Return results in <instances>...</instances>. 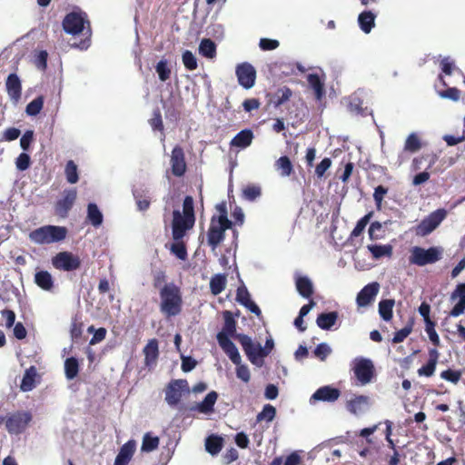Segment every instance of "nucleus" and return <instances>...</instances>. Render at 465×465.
<instances>
[{
    "instance_id": "nucleus-47",
    "label": "nucleus",
    "mask_w": 465,
    "mask_h": 465,
    "mask_svg": "<svg viewBox=\"0 0 465 465\" xmlns=\"http://www.w3.org/2000/svg\"><path fill=\"white\" fill-rule=\"evenodd\" d=\"M182 61L184 67L189 71H193L198 67V62L196 56L193 52L185 50L182 54Z\"/></svg>"
},
{
    "instance_id": "nucleus-35",
    "label": "nucleus",
    "mask_w": 465,
    "mask_h": 465,
    "mask_svg": "<svg viewBox=\"0 0 465 465\" xmlns=\"http://www.w3.org/2000/svg\"><path fill=\"white\" fill-rule=\"evenodd\" d=\"M37 375V371L35 366L28 368L22 379L20 389L23 391H30L35 388V379Z\"/></svg>"
},
{
    "instance_id": "nucleus-41",
    "label": "nucleus",
    "mask_w": 465,
    "mask_h": 465,
    "mask_svg": "<svg viewBox=\"0 0 465 465\" xmlns=\"http://www.w3.org/2000/svg\"><path fill=\"white\" fill-rule=\"evenodd\" d=\"M368 250L371 252L372 256L375 259H380L381 257L388 256L390 257L392 254V247L389 244L380 245V244H371L368 245Z\"/></svg>"
},
{
    "instance_id": "nucleus-45",
    "label": "nucleus",
    "mask_w": 465,
    "mask_h": 465,
    "mask_svg": "<svg viewBox=\"0 0 465 465\" xmlns=\"http://www.w3.org/2000/svg\"><path fill=\"white\" fill-rule=\"evenodd\" d=\"M64 173L69 183H76L79 180L77 165L74 161L70 160L66 163Z\"/></svg>"
},
{
    "instance_id": "nucleus-19",
    "label": "nucleus",
    "mask_w": 465,
    "mask_h": 465,
    "mask_svg": "<svg viewBox=\"0 0 465 465\" xmlns=\"http://www.w3.org/2000/svg\"><path fill=\"white\" fill-rule=\"evenodd\" d=\"M365 92L363 90H357L349 97V111L355 114L367 115L371 111L367 106H363V98Z\"/></svg>"
},
{
    "instance_id": "nucleus-17",
    "label": "nucleus",
    "mask_w": 465,
    "mask_h": 465,
    "mask_svg": "<svg viewBox=\"0 0 465 465\" xmlns=\"http://www.w3.org/2000/svg\"><path fill=\"white\" fill-rule=\"evenodd\" d=\"M218 399V393L212 391L207 393L204 399L189 408L190 411L198 412L200 414L211 415L214 411V405Z\"/></svg>"
},
{
    "instance_id": "nucleus-61",
    "label": "nucleus",
    "mask_w": 465,
    "mask_h": 465,
    "mask_svg": "<svg viewBox=\"0 0 465 465\" xmlns=\"http://www.w3.org/2000/svg\"><path fill=\"white\" fill-rule=\"evenodd\" d=\"M236 376L243 382H249L251 379L250 370L247 365L239 363L236 365Z\"/></svg>"
},
{
    "instance_id": "nucleus-51",
    "label": "nucleus",
    "mask_w": 465,
    "mask_h": 465,
    "mask_svg": "<svg viewBox=\"0 0 465 465\" xmlns=\"http://www.w3.org/2000/svg\"><path fill=\"white\" fill-rule=\"evenodd\" d=\"M331 353V348L326 342H322L318 344L313 351L314 356L320 359L322 361H324Z\"/></svg>"
},
{
    "instance_id": "nucleus-48",
    "label": "nucleus",
    "mask_w": 465,
    "mask_h": 465,
    "mask_svg": "<svg viewBox=\"0 0 465 465\" xmlns=\"http://www.w3.org/2000/svg\"><path fill=\"white\" fill-rule=\"evenodd\" d=\"M276 415V409L271 404H265L262 411L258 413L257 421L266 420L267 422L272 421Z\"/></svg>"
},
{
    "instance_id": "nucleus-44",
    "label": "nucleus",
    "mask_w": 465,
    "mask_h": 465,
    "mask_svg": "<svg viewBox=\"0 0 465 465\" xmlns=\"http://www.w3.org/2000/svg\"><path fill=\"white\" fill-rule=\"evenodd\" d=\"M159 438L157 436H152L151 433L147 432L143 438L141 450L143 452H151L158 448Z\"/></svg>"
},
{
    "instance_id": "nucleus-63",
    "label": "nucleus",
    "mask_w": 465,
    "mask_h": 465,
    "mask_svg": "<svg viewBox=\"0 0 465 465\" xmlns=\"http://www.w3.org/2000/svg\"><path fill=\"white\" fill-rule=\"evenodd\" d=\"M279 45L280 43L278 40L269 38H261L259 42V46L263 51L274 50L279 46Z\"/></svg>"
},
{
    "instance_id": "nucleus-53",
    "label": "nucleus",
    "mask_w": 465,
    "mask_h": 465,
    "mask_svg": "<svg viewBox=\"0 0 465 465\" xmlns=\"http://www.w3.org/2000/svg\"><path fill=\"white\" fill-rule=\"evenodd\" d=\"M170 251L173 254H174L178 259L184 261L187 259V250L185 245L179 242L175 241L170 247Z\"/></svg>"
},
{
    "instance_id": "nucleus-49",
    "label": "nucleus",
    "mask_w": 465,
    "mask_h": 465,
    "mask_svg": "<svg viewBox=\"0 0 465 465\" xmlns=\"http://www.w3.org/2000/svg\"><path fill=\"white\" fill-rule=\"evenodd\" d=\"M292 94V90L289 87L283 86L282 88H280L275 94L273 101L274 106L279 107L287 102L291 98Z\"/></svg>"
},
{
    "instance_id": "nucleus-20",
    "label": "nucleus",
    "mask_w": 465,
    "mask_h": 465,
    "mask_svg": "<svg viewBox=\"0 0 465 465\" xmlns=\"http://www.w3.org/2000/svg\"><path fill=\"white\" fill-rule=\"evenodd\" d=\"M236 302L248 309L252 313L260 316L262 312L258 305L252 301L251 294L244 284L238 287L236 292Z\"/></svg>"
},
{
    "instance_id": "nucleus-60",
    "label": "nucleus",
    "mask_w": 465,
    "mask_h": 465,
    "mask_svg": "<svg viewBox=\"0 0 465 465\" xmlns=\"http://www.w3.org/2000/svg\"><path fill=\"white\" fill-rule=\"evenodd\" d=\"M88 332H94L90 344H96L102 341L106 335V330L104 328L94 329V326L88 328Z\"/></svg>"
},
{
    "instance_id": "nucleus-39",
    "label": "nucleus",
    "mask_w": 465,
    "mask_h": 465,
    "mask_svg": "<svg viewBox=\"0 0 465 465\" xmlns=\"http://www.w3.org/2000/svg\"><path fill=\"white\" fill-rule=\"evenodd\" d=\"M64 375L67 380H74L79 372V362L75 357H69L64 361Z\"/></svg>"
},
{
    "instance_id": "nucleus-37",
    "label": "nucleus",
    "mask_w": 465,
    "mask_h": 465,
    "mask_svg": "<svg viewBox=\"0 0 465 465\" xmlns=\"http://www.w3.org/2000/svg\"><path fill=\"white\" fill-rule=\"evenodd\" d=\"M307 81L310 87L314 91L316 99L321 100L324 95V87L320 76L317 74H309Z\"/></svg>"
},
{
    "instance_id": "nucleus-40",
    "label": "nucleus",
    "mask_w": 465,
    "mask_h": 465,
    "mask_svg": "<svg viewBox=\"0 0 465 465\" xmlns=\"http://www.w3.org/2000/svg\"><path fill=\"white\" fill-rule=\"evenodd\" d=\"M394 303L395 302L392 299L381 300L379 302V314L382 320L386 322L391 320Z\"/></svg>"
},
{
    "instance_id": "nucleus-24",
    "label": "nucleus",
    "mask_w": 465,
    "mask_h": 465,
    "mask_svg": "<svg viewBox=\"0 0 465 465\" xmlns=\"http://www.w3.org/2000/svg\"><path fill=\"white\" fill-rule=\"evenodd\" d=\"M369 407L370 398L365 395L355 396L347 402L348 411L354 415L364 413Z\"/></svg>"
},
{
    "instance_id": "nucleus-28",
    "label": "nucleus",
    "mask_w": 465,
    "mask_h": 465,
    "mask_svg": "<svg viewBox=\"0 0 465 465\" xmlns=\"http://www.w3.org/2000/svg\"><path fill=\"white\" fill-rule=\"evenodd\" d=\"M376 15L371 10L361 12L358 16V25L361 30L369 34L375 26Z\"/></svg>"
},
{
    "instance_id": "nucleus-33",
    "label": "nucleus",
    "mask_w": 465,
    "mask_h": 465,
    "mask_svg": "<svg viewBox=\"0 0 465 465\" xmlns=\"http://www.w3.org/2000/svg\"><path fill=\"white\" fill-rule=\"evenodd\" d=\"M35 284L44 291L50 292L54 288V279L47 271H39L35 274Z\"/></svg>"
},
{
    "instance_id": "nucleus-1",
    "label": "nucleus",
    "mask_w": 465,
    "mask_h": 465,
    "mask_svg": "<svg viewBox=\"0 0 465 465\" xmlns=\"http://www.w3.org/2000/svg\"><path fill=\"white\" fill-rule=\"evenodd\" d=\"M160 310L167 317L178 315L182 311V293L174 282L164 284L159 291Z\"/></svg>"
},
{
    "instance_id": "nucleus-8",
    "label": "nucleus",
    "mask_w": 465,
    "mask_h": 465,
    "mask_svg": "<svg viewBox=\"0 0 465 465\" xmlns=\"http://www.w3.org/2000/svg\"><path fill=\"white\" fill-rule=\"evenodd\" d=\"M351 365V370L361 385H366L371 381L374 375V365L370 359L356 357Z\"/></svg>"
},
{
    "instance_id": "nucleus-30",
    "label": "nucleus",
    "mask_w": 465,
    "mask_h": 465,
    "mask_svg": "<svg viewBox=\"0 0 465 465\" xmlns=\"http://www.w3.org/2000/svg\"><path fill=\"white\" fill-rule=\"evenodd\" d=\"M338 318L339 314L335 311L322 312L318 315L316 323L320 329L329 331L335 325Z\"/></svg>"
},
{
    "instance_id": "nucleus-42",
    "label": "nucleus",
    "mask_w": 465,
    "mask_h": 465,
    "mask_svg": "<svg viewBox=\"0 0 465 465\" xmlns=\"http://www.w3.org/2000/svg\"><path fill=\"white\" fill-rule=\"evenodd\" d=\"M275 167L278 171H281V175L283 177L290 176L293 171V166L288 156H281L275 162Z\"/></svg>"
},
{
    "instance_id": "nucleus-34",
    "label": "nucleus",
    "mask_w": 465,
    "mask_h": 465,
    "mask_svg": "<svg viewBox=\"0 0 465 465\" xmlns=\"http://www.w3.org/2000/svg\"><path fill=\"white\" fill-rule=\"evenodd\" d=\"M217 46L216 44L210 38H203L199 44V54L207 58L213 59L216 57Z\"/></svg>"
},
{
    "instance_id": "nucleus-7",
    "label": "nucleus",
    "mask_w": 465,
    "mask_h": 465,
    "mask_svg": "<svg viewBox=\"0 0 465 465\" xmlns=\"http://www.w3.org/2000/svg\"><path fill=\"white\" fill-rule=\"evenodd\" d=\"M164 392L166 403L173 408L178 405L184 393L190 392L189 384L186 380H173L168 383Z\"/></svg>"
},
{
    "instance_id": "nucleus-3",
    "label": "nucleus",
    "mask_w": 465,
    "mask_h": 465,
    "mask_svg": "<svg viewBox=\"0 0 465 465\" xmlns=\"http://www.w3.org/2000/svg\"><path fill=\"white\" fill-rule=\"evenodd\" d=\"M232 222L228 219L227 211L223 210L218 217H212L207 232V242L213 251L224 240L225 231L232 228Z\"/></svg>"
},
{
    "instance_id": "nucleus-13",
    "label": "nucleus",
    "mask_w": 465,
    "mask_h": 465,
    "mask_svg": "<svg viewBox=\"0 0 465 465\" xmlns=\"http://www.w3.org/2000/svg\"><path fill=\"white\" fill-rule=\"evenodd\" d=\"M235 74L239 84L244 89H251L254 85L256 70L250 63L239 64L236 66Z\"/></svg>"
},
{
    "instance_id": "nucleus-46",
    "label": "nucleus",
    "mask_w": 465,
    "mask_h": 465,
    "mask_svg": "<svg viewBox=\"0 0 465 465\" xmlns=\"http://www.w3.org/2000/svg\"><path fill=\"white\" fill-rule=\"evenodd\" d=\"M155 71L162 82L167 81L171 76V69L166 59L160 60L155 65Z\"/></svg>"
},
{
    "instance_id": "nucleus-32",
    "label": "nucleus",
    "mask_w": 465,
    "mask_h": 465,
    "mask_svg": "<svg viewBox=\"0 0 465 465\" xmlns=\"http://www.w3.org/2000/svg\"><path fill=\"white\" fill-rule=\"evenodd\" d=\"M133 195L139 211L144 212L149 209L151 203V196L148 190L134 189L133 191Z\"/></svg>"
},
{
    "instance_id": "nucleus-52",
    "label": "nucleus",
    "mask_w": 465,
    "mask_h": 465,
    "mask_svg": "<svg viewBox=\"0 0 465 465\" xmlns=\"http://www.w3.org/2000/svg\"><path fill=\"white\" fill-rule=\"evenodd\" d=\"M371 216H372V213L370 212L357 222L354 229L351 232V237H358L364 231V229H365L366 225L369 223Z\"/></svg>"
},
{
    "instance_id": "nucleus-16",
    "label": "nucleus",
    "mask_w": 465,
    "mask_h": 465,
    "mask_svg": "<svg viewBox=\"0 0 465 465\" xmlns=\"http://www.w3.org/2000/svg\"><path fill=\"white\" fill-rule=\"evenodd\" d=\"M380 291V284L373 282L365 285L357 294L356 303L359 307L370 305L377 296Z\"/></svg>"
},
{
    "instance_id": "nucleus-25",
    "label": "nucleus",
    "mask_w": 465,
    "mask_h": 465,
    "mask_svg": "<svg viewBox=\"0 0 465 465\" xmlns=\"http://www.w3.org/2000/svg\"><path fill=\"white\" fill-rule=\"evenodd\" d=\"M136 447V442L134 440H130L125 442L120 449L114 465H127L131 460Z\"/></svg>"
},
{
    "instance_id": "nucleus-57",
    "label": "nucleus",
    "mask_w": 465,
    "mask_h": 465,
    "mask_svg": "<svg viewBox=\"0 0 465 465\" xmlns=\"http://www.w3.org/2000/svg\"><path fill=\"white\" fill-rule=\"evenodd\" d=\"M35 133L33 130H26L22 137L20 138V147L24 152H27L30 149L31 143L34 141Z\"/></svg>"
},
{
    "instance_id": "nucleus-55",
    "label": "nucleus",
    "mask_w": 465,
    "mask_h": 465,
    "mask_svg": "<svg viewBox=\"0 0 465 465\" xmlns=\"http://www.w3.org/2000/svg\"><path fill=\"white\" fill-rule=\"evenodd\" d=\"M183 216L194 220L193 199L192 196H185L183 203Z\"/></svg>"
},
{
    "instance_id": "nucleus-36",
    "label": "nucleus",
    "mask_w": 465,
    "mask_h": 465,
    "mask_svg": "<svg viewBox=\"0 0 465 465\" xmlns=\"http://www.w3.org/2000/svg\"><path fill=\"white\" fill-rule=\"evenodd\" d=\"M223 440L217 435H211L205 440V450L208 453L217 455L223 448Z\"/></svg>"
},
{
    "instance_id": "nucleus-31",
    "label": "nucleus",
    "mask_w": 465,
    "mask_h": 465,
    "mask_svg": "<svg viewBox=\"0 0 465 465\" xmlns=\"http://www.w3.org/2000/svg\"><path fill=\"white\" fill-rule=\"evenodd\" d=\"M253 139V133L250 129L240 131L231 141V145L244 149L248 147Z\"/></svg>"
},
{
    "instance_id": "nucleus-23",
    "label": "nucleus",
    "mask_w": 465,
    "mask_h": 465,
    "mask_svg": "<svg viewBox=\"0 0 465 465\" xmlns=\"http://www.w3.org/2000/svg\"><path fill=\"white\" fill-rule=\"evenodd\" d=\"M295 286L299 294L309 299L313 293V284L308 276H302L298 272L294 273Z\"/></svg>"
},
{
    "instance_id": "nucleus-11",
    "label": "nucleus",
    "mask_w": 465,
    "mask_h": 465,
    "mask_svg": "<svg viewBox=\"0 0 465 465\" xmlns=\"http://www.w3.org/2000/svg\"><path fill=\"white\" fill-rule=\"evenodd\" d=\"M53 266L60 271L72 272L80 268V258L70 252H60L52 259Z\"/></svg>"
},
{
    "instance_id": "nucleus-2",
    "label": "nucleus",
    "mask_w": 465,
    "mask_h": 465,
    "mask_svg": "<svg viewBox=\"0 0 465 465\" xmlns=\"http://www.w3.org/2000/svg\"><path fill=\"white\" fill-rule=\"evenodd\" d=\"M67 229L64 226L44 225L29 232V240L38 245L52 244L64 241Z\"/></svg>"
},
{
    "instance_id": "nucleus-18",
    "label": "nucleus",
    "mask_w": 465,
    "mask_h": 465,
    "mask_svg": "<svg viewBox=\"0 0 465 465\" xmlns=\"http://www.w3.org/2000/svg\"><path fill=\"white\" fill-rule=\"evenodd\" d=\"M5 89L10 100L16 104L22 95V84L16 74L13 73L7 76L5 81Z\"/></svg>"
},
{
    "instance_id": "nucleus-64",
    "label": "nucleus",
    "mask_w": 465,
    "mask_h": 465,
    "mask_svg": "<svg viewBox=\"0 0 465 465\" xmlns=\"http://www.w3.org/2000/svg\"><path fill=\"white\" fill-rule=\"evenodd\" d=\"M440 68L445 74L450 75L455 68V63L450 56L443 57L440 61Z\"/></svg>"
},
{
    "instance_id": "nucleus-50",
    "label": "nucleus",
    "mask_w": 465,
    "mask_h": 465,
    "mask_svg": "<svg viewBox=\"0 0 465 465\" xmlns=\"http://www.w3.org/2000/svg\"><path fill=\"white\" fill-rule=\"evenodd\" d=\"M421 147L420 141L416 135V134L411 133L406 139L405 144H404V150L415 153L419 151Z\"/></svg>"
},
{
    "instance_id": "nucleus-27",
    "label": "nucleus",
    "mask_w": 465,
    "mask_h": 465,
    "mask_svg": "<svg viewBox=\"0 0 465 465\" xmlns=\"http://www.w3.org/2000/svg\"><path fill=\"white\" fill-rule=\"evenodd\" d=\"M220 347L235 365H239L242 361L241 355L235 344L231 339L217 340Z\"/></svg>"
},
{
    "instance_id": "nucleus-6",
    "label": "nucleus",
    "mask_w": 465,
    "mask_h": 465,
    "mask_svg": "<svg viewBox=\"0 0 465 465\" xmlns=\"http://www.w3.org/2000/svg\"><path fill=\"white\" fill-rule=\"evenodd\" d=\"M237 340L242 347L248 360L255 366L262 367L264 363L263 359L267 355L260 351L263 347L260 343H254L252 338L246 334H238Z\"/></svg>"
},
{
    "instance_id": "nucleus-21",
    "label": "nucleus",
    "mask_w": 465,
    "mask_h": 465,
    "mask_svg": "<svg viewBox=\"0 0 465 465\" xmlns=\"http://www.w3.org/2000/svg\"><path fill=\"white\" fill-rule=\"evenodd\" d=\"M224 324L220 332L217 333V340L230 339V337H235L237 339L236 333V322L233 318L232 313L230 311H224L223 312Z\"/></svg>"
},
{
    "instance_id": "nucleus-14",
    "label": "nucleus",
    "mask_w": 465,
    "mask_h": 465,
    "mask_svg": "<svg viewBox=\"0 0 465 465\" xmlns=\"http://www.w3.org/2000/svg\"><path fill=\"white\" fill-rule=\"evenodd\" d=\"M341 396L339 389L331 385H324L315 391V392L310 397L309 402L311 405H314L318 401L323 402H334Z\"/></svg>"
},
{
    "instance_id": "nucleus-58",
    "label": "nucleus",
    "mask_w": 465,
    "mask_h": 465,
    "mask_svg": "<svg viewBox=\"0 0 465 465\" xmlns=\"http://www.w3.org/2000/svg\"><path fill=\"white\" fill-rule=\"evenodd\" d=\"M439 95L443 99H449L457 102L460 100V92L456 87H449L446 90L439 92Z\"/></svg>"
},
{
    "instance_id": "nucleus-12",
    "label": "nucleus",
    "mask_w": 465,
    "mask_h": 465,
    "mask_svg": "<svg viewBox=\"0 0 465 465\" xmlns=\"http://www.w3.org/2000/svg\"><path fill=\"white\" fill-rule=\"evenodd\" d=\"M194 224V220L183 216L179 209L173 212L172 234L174 241H180Z\"/></svg>"
},
{
    "instance_id": "nucleus-43",
    "label": "nucleus",
    "mask_w": 465,
    "mask_h": 465,
    "mask_svg": "<svg viewBox=\"0 0 465 465\" xmlns=\"http://www.w3.org/2000/svg\"><path fill=\"white\" fill-rule=\"evenodd\" d=\"M44 96L39 95L31 101L25 107V113L29 116H36L40 114L44 106Z\"/></svg>"
},
{
    "instance_id": "nucleus-15",
    "label": "nucleus",
    "mask_w": 465,
    "mask_h": 465,
    "mask_svg": "<svg viewBox=\"0 0 465 465\" xmlns=\"http://www.w3.org/2000/svg\"><path fill=\"white\" fill-rule=\"evenodd\" d=\"M76 196L77 193L75 189L64 190L63 197L59 199L55 204L56 214L62 218L66 217L76 200Z\"/></svg>"
},
{
    "instance_id": "nucleus-26",
    "label": "nucleus",
    "mask_w": 465,
    "mask_h": 465,
    "mask_svg": "<svg viewBox=\"0 0 465 465\" xmlns=\"http://www.w3.org/2000/svg\"><path fill=\"white\" fill-rule=\"evenodd\" d=\"M143 351L144 354L145 366L148 368L153 367L159 356L158 341L156 339L149 340Z\"/></svg>"
},
{
    "instance_id": "nucleus-59",
    "label": "nucleus",
    "mask_w": 465,
    "mask_h": 465,
    "mask_svg": "<svg viewBox=\"0 0 465 465\" xmlns=\"http://www.w3.org/2000/svg\"><path fill=\"white\" fill-rule=\"evenodd\" d=\"M166 275L162 270H155L153 272V284L154 288L161 289L166 284Z\"/></svg>"
},
{
    "instance_id": "nucleus-54",
    "label": "nucleus",
    "mask_w": 465,
    "mask_h": 465,
    "mask_svg": "<svg viewBox=\"0 0 465 465\" xmlns=\"http://www.w3.org/2000/svg\"><path fill=\"white\" fill-rule=\"evenodd\" d=\"M31 158L25 152L21 153L15 159V167L18 171H25L30 167Z\"/></svg>"
},
{
    "instance_id": "nucleus-38",
    "label": "nucleus",
    "mask_w": 465,
    "mask_h": 465,
    "mask_svg": "<svg viewBox=\"0 0 465 465\" xmlns=\"http://www.w3.org/2000/svg\"><path fill=\"white\" fill-rule=\"evenodd\" d=\"M226 276L223 273L213 275L210 280V290L213 295L220 294L226 287Z\"/></svg>"
},
{
    "instance_id": "nucleus-9",
    "label": "nucleus",
    "mask_w": 465,
    "mask_h": 465,
    "mask_svg": "<svg viewBox=\"0 0 465 465\" xmlns=\"http://www.w3.org/2000/svg\"><path fill=\"white\" fill-rule=\"evenodd\" d=\"M89 25L87 15L82 11H73L65 15L63 20V28L68 35H78L84 29V25Z\"/></svg>"
},
{
    "instance_id": "nucleus-62",
    "label": "nucleus",
    "mask_w": 465,
    "mask_h": 465,
    "mask_svg": "<svg viewBox=\"0 0 465 465\" xmlns=\"http://www.w3.org/2000/svg\"><path fill=\"white\" fill-rule=\"evenodd\" d=\"M331 160L328 157L323 158L315 168V174L318 178L323 177L325 172L331 167Z\"/></svg>"
},
{
    "instance_id": "nucleus-29",
    "label": "nucleus",
    "mask_w": 465,
    "mask_h": 465,
    "mask_svg": "<svg viewBox=\"0 0 465 465\" xmlns=\"http://www.w3.org/2000/svg\"><path fill=\"white\" fill-rule=\"evenodd\" d=\"M86 221L94 227L98 228L104 222V215L94 203H89L86 211Z\"/></svg>"
},
{
    "instance_id": "nucleus-22",
    "label": "nucleus",
    "mask_w": 465,
    "mask_h": 465,
    "mask_svg": "<svg viewBox=\"0 0 465 465\" xmlns=\"http://www.w3.org/2000/svg\"><path fill=\"white\" fill-rule=\"evenodd\" d=\"M172 172L175 176H182L185 173L186 164L184 153L180 146H175L172 151L171 156Z\"/></svg>"
},
{
    "instance_id": "nucleus-10",
    "label": "nucleus",
    "mask_w": 465,
    "mask_h": 465,
    "mask_svg": "<svg viewBox=\"0 0 465 465\" xmlns=\"http://www.w3.org/2000/svg\"><path fill=\"white\" fill-rule=\"evenodd\" d=\"M445 209H438L425 217L416 227L415 232L419 236H427L431 233L446 218Z\"/></svg>"
},
{
    "instance_id": "nucleus-56",
    "label": "nucleus",
    "mask_w": 465,
    "mask_h": 465,
    "mask_svg": "<svg viewBox=\"0 0 465 465\" xmlns=\"http://www.w3.org/2000/svg\"><path fill=\"white\" fill-rule=\"evenodd\" d=\"M242 194L245 200L253 202L261 196L262 191L259 186L251 185L243 189Z\"/></svg>"
},
{
    "instance_id": "nucleus-4",
    "label": "nucleus",
    "mask_w": 465,
    "mask_h": 465,
    "mask_svg": "<svg viewBox=\"0 0 465 465\" xmlns=\"http://www.w3.org/2000/svg\"><path fill=\"white\" fill-rule=\"evenodd\" d=\"M443 250L441 247H430L424 249L422 247L414 246L411 250L409 262L411 264L417 266H425L427 264H433L442 258Z\"/></svg>"
},
{
    "instance_id": "nucleus-5",
    "label": "nucleus",
    "mask_w": 465,
    "mask_h": 465,
    "mask_svg": "<svg viewBox=\"0 0 465 465\" xmlns=\"http://www.w3.org/2000/svg\"><path fill=\"white\" fill-rule=\"evenodd\" d=\"M33 416L29 411H18L5 418V428L10 435H20L28 428Z\"/></svg>"
}]
</instances>
